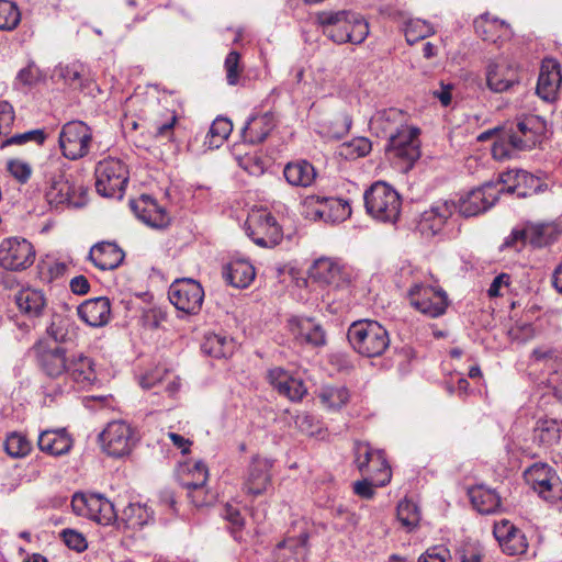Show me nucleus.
Masks as SVG:
<instances>
[{
	"mask_svg": "<svg viewBox=\"0 0 562 562\" xmlns=\"http://www.w3.org/2000/svg\"><path fill=\"white\" fill-rule=\"evenodd\" d=\"M547 124L538 115H524L499 128L498 138L493 144L492 155L496 160L516 157L521 150H530L539 144Z\"/></svg>",
	"mask_w": 562,
	"mask_h": 562,
	"instance_id": "obj_1",
	"label": "nucleus"
},
{
	"mask_svg": "<svg viewBox=\"0 0 562 562\" xmlns=\"http://www.w3.org/2000/svg\"><path fill=\"white\" fill-rule=\"evenodd\" d=\"M317 26L323 34L338 45L362 44L370 33L364 16L351 10H324L315 15Z\"/></svg>",
	"mask_w": 562,
	"mask_h": 562,
	"instance_id": "obj_2",
	"label": "nucleus"
},
{
	"mask_svg": "<svg viewBox=\"0 0 562 562\" xmlns=\"http://www.w3.org/2000/svg\"><path fill=\"white\" fill-rule=\"evenodd\" d=\"M348 341L363 357H380L390 346L387 330L378 322L360 319L353 322L347 333Z\"/></svg>",
	"mask_w": 562,
	"mask_h": 562,
	"instance_id": "obj_3",
	"label": "nucleus"
},
{
	"mask_svg": "<svg viewBox=\"0 0 562 562\" xmlns=\"http://www.w3.org/2000/svg\"><path fill=\"white\" fill-rule=\"evenodd\" d=\"M95 190L106 198L122 199L130 179L127 165L120 158L106 157L94 170Z\"/></svg>",
	"mask_w": 562,
	"mask_h": 562,
	"instance_id": "obj_4",
	"label": "nucleus"
},
{
	"mask_svg": "<svg viewBox=\"0 0 562 562\" xmlns=\"http://www.w3.org/2000/svg\"><path fill=\"white\" fill-rule=\"evenodd\" d=\"M367 212L378 221L395 223L401 213L400 194L387 183L378 181L364 193Z\"/></svg>",
	"mask_w": 562,
	"mask_h": 562,
	"instance_id": "obj_5",
	"label": "nucleus"
},
{
	"mask_svg": "<svg viewBox=\"0 0 562 562\" xmlns=\"http://www.w3.org/2000/svg\"><path fill=\"white\" fill-rule=\"evenodd\" d=\"M246 233L258 246L271 248L282 239V229L276 217L265 209L252 210L246 221Z\"/></svg>",
	"mask_w": 562,
	"mask_h": 562,
	"instance_id": "obj_6",
	"label": "nucleus"
},
{
	"mask_svg": "<svg viewBox=\"0 0 562 562\" xmlns=\"http://www.w3.org/2000/svg\"><path fill=\"white\" fill-rule=\"evenodd\" d=\"M180 484L188 490V496L196 507L209 503L205 484L209 479V469L201 460H187L179 464L177 471Z\"/></svg>",
	"mask_w": 562,
	"mask_h": 562,
	"instance_id": "obj_7",
	"label": "nucleus"
},
{
	"mask_svg": "<svg viewBox=\"0 0 562 562\" xmlns=\"http://www.w3.org/2000/svg\"><path fill=\"white\" fill-rule=\"evenodd\" d=\"M560 233L558 225L553 222L526 223L522 227L513 229L504 241V247H515L519 249L527 243L533 247H544L553 243Z\"/></svg>",
	"mask_w": 562,
	"mask_h": 562,
	"instance_id": "obj_8",
	"label": "nucleus"
},
{
	"mask_svg": "<svg viewBox=\"0 0 562 562\" xmlns=\"http://www.w3.org/2000/svg\"><path fill=\"white\" fill-rule=\"evenodd\" d=\"M58 140L63 155L70 160H77L89 154L92 131L82 121H70L61 127Z\"/></svg>",
	"mask_w": 562,
	"mask_h": 562,
	"instance_id": "obj_9",
	"label": "nucleus"
},
{
	"mask_svg": "<svg viewBox=\"0 0 562 562\" xmlns=\"http://www.w3.org/2000/svg\"><path fill=\"white\" fill-rule=\"evenodd\" d=\"M71 507L77 515L104 526L112 524L117 518L114 505L101 494L77 493L72 496Z\"/></svg>",
	"mask_w": 562,
	"mask_h": 562,
	"instance_id": "obj_10",
	"label": "nucleus"
},
{
	"mask_svg": "<svg viewBox=\"0 0 562 562\" xmlns=\"http://www.w3.org/2000/svg\"><path fill=\"white\" fill-rule=\"evenodd\" d=\"M103 450L111 457L121 458L133 450L137 437L135 430L124 420L110 422L100 434Z\"/></svg>",
	"mask_w": 562,
	"mask_h": 562,
	"instance_id": "obj_11",
	"label": "nucleus"
},
{
	"mask_svg": "<svg viewBox=\"0 0 562 562\" xmlns=\"http://www.w3.org/2000/svg\"><path fill=\"white\" fill-rule=\"evenodd\" d=\"M524 477L526 483L544 501L553 503L561 497L560 477L548 463H533L524 471Z\"/></svg>",
	"mask_w": 562,
	"mask_h": 562,
	"instance_id": "obj_12",
	"label": "nucleus"
},
{
	"mask_svg": "<svg viewBox=\"0 0 562 562\" xmlns=\"http://www.w3.org/2000/svg\"><path fill=\"white\" fill-rule=\"evenodd\" d=\"M168 297L178 311L189 315H195L202 307L204 290L202 285L193 279H178L169 286Z\"/></svg>",
	"mask_w": 562,
	"mask_h": 562,
	"instance_id": "obj_13",
	"label": "nucleus"
},
{
	"mask_svg": "<svg viewBox=\"0 0 562 562\" xmlns=\"http://www.w3.org/2000/svg\"><path fill=\"white\" fill-rule=\"evenodd\" d=\"M407 296L416 311L431 318L443 315L449 305L447 293L432 285L414 284Z\"/></svg>",
	"mask_w": 562,
	"mask_h": 562,
	"instance_id": "obj_14",
	"label": "nucleus"
},
{
	"mask_svg": "<svg viewBox=\"0 0 562 562\" xmlns=\"http://www.w3.org/2000/svg\"><path fill=\"white\" fill-rule=\"evenodd\" d=\"M33 245L22 237H9L0 244V266L9 271H24L35 261Z\"/></svg>",
	"mask_w": 562,
	"mask_h": 562,
	"instance_id": "obj_15",
	"label": "nucleus"
},
{
	"mask_svg": "<svg viewBox=\"0 0 562 562\" xmlns=\"http://www.w3.org/2000/svg\"><path fill=\"white\" fill-rule=\"evenodd\" d=\"M353 450L355 463L361 473H378L375 481L380 485L391 482L392 470L382 450H373L367 442H356Z\"/></svg>",
	"mask_w": 562,
	"mask_h": 562,
	"instance_id": "obj_16",
	"label": "nucleus"
},
{
	"mask_svg": "<svg viewBox=\"0 0 562 562\" xmlns=\"http://www.w3.org/2000/svg\"><path fill=\"white\" fill-rule=\"evenodd\" d=\"M502 190L499 183L487 182L461 196L456 204L457 209L464 217L477 216L496 203Z\"/></svg>",
	"mask_w": 562,
	"mask_h": 562,
	"instance_id": "obj_17",
	"label": "nucleus"
},
{
	"mask_svg": "<svg viewBox=\"0 0 562 562\" xmlns=\"http://www.w3.org/2000/svg\"><path fill=\"white\" fill-rule=\"evenodd\" d=\"M419 130L406 124L401 131L392 135L387 140L386 150L393 158L403 161L406 168H411L420 157Z\"/></svg>",
	"mask_w": 562,
	"mask_h": 562,
	"instance_id": "obj_18",
	"label": "nucleus"
},
{
	"mask_svg": "<svg viewBox=\"0 0 562 562\" xmlns=\"http://www.w3.org/2000/svg\"><path fill=\"white\" fill-rule=\"evenodd\" d=\"M286 328L297 345L318 348L327 342L326 330L313 317L292 316L288 319Z\"/></svg>",
	"mask_w": 562,
	"mask_h": 562,
	"instance_id": "obj_19",
	"label": "nucleus"
},
{
	"mask_svg": "<svg viewBox=\"0 0 562 562\" xmlns=\"http://www.w3.org/2000/svg\"><path fill=\"white\" fill-rule=\"evenodd\" d=\"M307 207H312L313 217L325 222H344L351 215L348 200L334 196L310 195L305 199Z\"/></svg>",
	"mask_w": 562,
	"mask_h": 562,
	"instance_id": "obj_20",
	"label": "nucleus"
},
{
	"mask_svg": "<svg viewBox=\"0 0 562 562\" xmlns=\"http://www.w3.org/2000/svg\"><path fill=\"white\" fill-rule=\"evenodd\" d=\"M493 535L507 555L524 554L529 548L526 535L508 519L495 521Z\"/></svg>",
	"mask_w": 562,
	"mask_h": 562,
	"instance_id": "obj_21",
	"label": "nucleus"
},
{
	"mask_svg": "<svg viewBox=\"0 0 562 562\" xmlns=\"http://www.w3.org/2000/svg\"><path fill=\"white\" fill-rule=\"evenodd\" d=\"M180 115L169 106V101H159L154 108L148 120L149 128L156 139L173 140L175 130L179 124Z\"/></svg>",
	"mask_w": 562,
	"mask_h": 562,
	"instance_id": "obj_22",
	"label": "nucleus"
},
{
	"mask_svg": "<svg viewBox=\"0 0 562 562\" xmlns=\"http://www.w3.org/2000/svg\"><path fill=\"white\" fill-rule=\"evenodd\" d=\"M408 114L400 109L390 108L376 111L369 126L378 137L390 138L408 124Z\"/></svg>",
	"mask_w": 562,
	"mask_h": 562,
	"instance_id": "obj_23",
	"label": "nucleus"
},
{
	"mask_svg": "<svg viewBox=\"0 0 562 562\" xmlns=\"http://www.w3.org/2000/svg\"><path fill=\"white\" fill-rule=\"evenodd\" d=\"M456 210L454 202L439 201L435 203L420 215L418 229L423 235L435 236L443 229Z\"/></svg>",
	"mask_w": 562,
	"mask_h": 562,
	"instance_id": "obj_24",
	"label": "nucleus"
},
{
	"mask_svg": "<svg viewBox=\"0 0 562 562\" xmlns=\"http://www.w3.org/2000/svg\"><path fill=\"white\" fill-rule=\"evenodd\" d=\"M499 189L502 193H516L519 198H526L536 193L540 187V179L525 170H509L499 176Z\"/></svg>",
	"mask_w": 562,
	"mask_h": 562,
	"instance_id": "obj_25",
	"label": "nucleus"
},
{
	"mask_svg": "<svg viewBox=\"0 0 562 562\" xmlns=\"http://www.w3.org/2000/svg\"><path fill=\"white\" fill-rule=\"evenodd\" d=\"M272 461L266 458H254L248 467L244 490L258 496L265 493L271 483Z\"/></svg>",
	"mask_w": 562,
	"mask_h": 562,
	"instance_id": "obj_26",
	"label": "nucleus"
},
{
	"mask_svg": "<svg viewBox=\"0 0 562 562\" xmlns=\"http://www.w3.org/2000/svg\"><path fill=\"white\" fill-rule=\"evenodd\" d=\"M562 82L561 66L554 58H544L541 63L537 83V93L544 101H553Z\"/></svg>",
	"mask_w": 562,
	"mask_h": 562,
	"instance_id": "obj_27",
	"label": "nucleus"
},
{
	"mask_svg": "<svg viewBox=\"0 0 562 562\" xmlns=\"http://www.w3.org/2000/svg\"><path fill=\"white\" fill-rule=\"evenodd\" d=\"M519 82L517 69L499 59L488 64L486 69L487 87L496 93L508 91Z\"/></svg>",
	"mask_w": 562,
	"mask_h": 562,
	"instance_id": "obj_28",
	"label": "nucleus"
},
{
	"mask_svg": "<svg viewBox=\"0 0 562 562\" xmlns=\"http://www.w3.org/2000/svg\"><path fill=\"white\" fill-rule=\"evenodd\" d=\"M474 30L483 41L502 44L512 36V29L508 23L484 13L474 20Z\"/></svg>",
	"mask_w": 562,
	"mask_h": 562,
	"instance_id": "obj_29",
	"label": "nucleus"
},
{
	"mask_svg": "<svg viewBox=\"0 0 562 562\" xmlns=\"http://www.w3.org/2000/svg\"><path fill=\"white\" fill-rule=\"evenodd\" d=\"M562 437V419L539 417L532 429V441L543 449H550L560 443Z\"/></svg>",
	"mask_w": 562,
	"mask_h": 562,
	"instance_id": "obj_30",
	"label": "nucleus"
},
{
	"mask_svg": "<svg viewBox=\"0 0 562 562\" xmlns=\"http://www.w3.org/2000/svg\"><path fill=\"white\" fill-rule=\"evenodd\" d=\"M125 254L115 243L101 241L89 251V260L100 270L116 269L124 260Z\"/></svg>",
	"mask_w": 562,
	"mask_h": 562,
	"instance_id": "obj_31",
	"label": "nucleus"
},
{
	"mask_svg": "<svg viewBox=\"0 0 562 562\" xmlns=\"http://www.w3.org/2000/svg\"><path fill=\"white\" fill-rule=\"evenodd\" d=\"M78 315L89 326L102 327L111 318L110 300L104 296L87 300L78 306Z\"/></svg>",
	"mask_w": 562,
	"mask_h": 562,
	"instance_id": "obj_32",
	"label": "nucleus"
},
{
	"mask_svg": "<svg viewBox=\"0 0 562 562\" xmlns=\"http://www.w3.org/2000/svg\"><path fill=\"white\" fill-rule=\"evenodd\" d=\"M131 207L135 215L149 226L164 227L169 222L165 209L148 195H142L138 200L132 202Z\"/></svg>",
	"mask_w": 562,
	"mask_h": 562,
	"instance_id": "obj_33",
	"label": "nucleus"
},
{
	"mask_svg": "<svg viewBox=\"0 0 562 562\" xmlns=\"http://www.w3.org/2000/svg\"><path fill=\"white\" fill-rule=\"evenodd\" d=\"M307 539L306 533H301L278 543L273 552L274 562H306Z\"/></svg>",
	"mask_w": 562,
	"mask_h": 562,
	"instance_id": "obj_34",
	"label": "nucleus"
},
{
	"mask_svg": "<svg viewBox=\"0 0 562 562\" xmlns=\"http://www.w3.org/2000/svg\"><path fill=\"white\" fill-rule=\"evenodd\" d=\"M276 127L273 114L263 113L251 116L241 130L243 139L249 144L262 143Z\"/></svg>",
	"mask_w": 562,
	"mask_h": 562,
	"instance_id": "obj_35",
	"label": "nucleus"
},
{
	"mask_svg": "<svg viewBox=\"0 0 562 562\" xmlns=\"http://www.w3.org/2000/svg\"><path fill=\"white\" fill-rule=\"evenodd\" d=\"M38 448L50 456H63L70 451L72 439L66 429H47L38 436Z\"/></svg>",
	"mask_w": 562,
	"mask_h": 562,
	"instance_id": "obj_36",
	"label": "nucleus"
},
{
	"mask_svg": "<svg viewBox=\"0 0 562 562\" xmlns=\"http://www.w3.org/2000/svg\"><path fill=\"white\" fill-rule=\"evenodd\" d=\"M469 497L473 507L483 515H493L502 510V499L495 490L485 485L469 488Z\"/></svg>",
	"mask_w": 562,
	"mask_h": 562,
	"instance_id": "obj_37",
	"label": "nucleus"
},
{
	"mask_svg": "<svg viewBox=\"0 0 562 562\" xmlns=\"http://www.w3.org/2000/svg\"><path fill=\"white\" fill-rule=\"evenodd\" d=\"M310 278L321 284L340 286L345 281L341 267L330 258L317 259L310 269Z\"/></svg>",
	"mask_w": 562,
	"mask_h": 562,
	"instance_id": "obj_38",
	"label": "nucleus"
},
{
	"mask_svg": "<svg viewBox=\"0 0 562 562\" xmlns=\"http://www.w3.org/2000/svg\"><path fill=\"white\" fill-rule=\"evenodd\" d=\"M66 373L79 389H87L97 380L93 361L82 355L69 360Z\"/></svg>",
	"mask_w": 562,
	"mask_h": 562,
	"instance_id": "obj_39",
	"label": "nucleus"
},
{
	"mask_svg": "<svg viewBox=\"0 0 562 562\" xmlns=\"http://www.w3.org/2000/svg\"><path fill=\"white\" fill-rule=\"evenodd\" d=\"M15 303L22 314L36 318L42 316L46 307V297L42 291L27 288L15 295Z\"/></svg>",
	"mask_w": 562,
	"mask_h": 562,
	"instance_id": "obj_40",
	"label": "nucleus"
},
{
	"mask_svg": "<svg viewBox=\"0 0 562 562\" xmlns=\"http://www.w3.org/2000/svg\"><path fill=\"white\" fill-rule=\"evenodd\" d=\"M38 362L43 371L57 378L66 373L69 360L66 358V351L61 347L43 348L38 353Z\"/></svg>",
	"mask_w": 562,
	"mask_h": 562,
	"instance_id": "obj_41",
	"label": "nucleus"
},
{
	"mask_svg": "<svg viewBox=\"0 0 562 562\" xmlns=\"http://www.w3.org/2000/svg\"><path fill=\"white\" fill-rule=\"evenodd\" d=\"M71 186L63 175L48 178L44 188V198L50 207H59L69 202Z\"/></svg>",
	"mask_w": 562,
	"mask_h": 562,
	"instance_id": "obj_42",
	"label": "nucleus"
},
{
	"mask_svg": "<svg viewBox=\"0 0 562 562\" xmlns=\"http://www.w3.org/2000/svg\"><path fill=\"white\" fill-rule=\"evenodd\" d=\"M201 349L214 358H227L234 353V340L225 334L207 333L204 336Z\"/></svg>",
	"mask_w": 562,
	"mask_h": 562,
	"instance_id": "obj_43",
	"label": "nucleus"
},
{
	"mask_svg": "<svg viewBox=\"0 0 562 562\" xmlns=\"http://www.w3.org/2000/svg\"><path fill=\"white\" fill-rule=\"evenodd\" d=\"M286 181L295 187H308L316 177V172L312 164L306 160L289 162L283 170Z\"/></svg>",
	"mask_w": 562,
	"mask_h": 562,
	"instance_id": "obj_44",
	"label": "nucleus"
},
{
	"mask_svg": "<svg viewBox=\"0 0 562 562\" xmlns=\"http://www.w3.org/2000/svg\"><path fill=\"white\" fill-rule=\"evenodd\" d=\"M255 268L244 259L234 260L226 267V280L235 288H247L255 279Z\"/></svg>",
	"mask_w": 562,
	"mask_h": 562,
	"instance_id": "obj_45",
	"label": "nucleus"
},
{
	"mask_svg": "<svg viewBox=\"0 0 562 562\" xmlns=\"http://www.w3.org/2000/svg\"><path fill=\"white\" fill-rule=\"evenodd\" d=\"M318 398L328 409H341L350 400V391L344 385H324L318 391Z\"/></svg>",
	"mask_w": 562,
	"mask_h": 562,
	"instance_id": "obj_46",
	"label": "nucleus"
},
{
	"mask_svg": "<svg viewBox=\"0 0 562 562\" xmlns=\"http://www.w3.org/2000/svg\"><path fill=\"white\" fill-rule=\"evenodd\" d=\"M531 361L535 364H541L550 372H558L562 367V355L554 348L541 346L533 349Z\"/></svg>",
	"mask_w": 562,
	"mask_h": 562,
	"instance_id": "obj_47",
	"label": "nucleus"
},
{
	"mask_svg": "<svg viewBox=\"0 0 562 562\" xmlns=\"http://www.w3.org/2000/svg\"><path fill=\"white\" fill-rule=\"evenodd\" d=\"M150 513L146 506L130 504L122 512V520L127 528L138 529L148 522Z\"/></svg>",
	"mask_w": 562,
	"mask_h": 562,
	"instance_id": "obj_48",
	"label": "nucleus"
},
{
	"mask_svg": "<svg viewBox=\"0 0 562 562\" xmlns=\"http://www.w3.org/2000/svg\"><path fill=\"white\" fill-rule=\"evenodd\" d=\"M397 519L407 531L413 530L420 520L417 505L408 499L401 501L397 505Z\"/></svg>",
	"mask_w": 562,
	"mask_h": 562,
	"instance_id": "obj_49",
	"label": "nucleus"
},
{
	"mask_svg": "<svg viewBox=\"0 0 562 562\" xmlns=\"http://www.w3.org/2000/svg\"><path fill=\"white\" fill-rule=\"evenodd\" d=\"M233 131V123L226 117H217L213 121L206 135L211 147L218 148L227 139Z\"/></svg>",
	"mask_w": 562,
	"mask_h": 562,
	"instance_id": "obj_50",
	"label": "nucleus"
},
{
	"mask_svg": "<svg viewBox=\"0 0 562 562\" xmlns=\"http://www.w3.org/2000/svg\"><path fill=\"white\" fill-rule=\"evenodd\" d=\"M406 42L411 45L432 35L435 30L431 24L420 19L408 20L404 29Z\"/></svg>",
	"mask_w": 562,
	"mask_h": 562,
	"instance_id": "obj_51",
	"label": "nucleus"
},
{
	"mask_svg": "<svg viewBox=\"0 0 562 562\" xmlns=\"http://www.w3.org/2000/svg\"><path fill=\"white\" fill-rule=\"evenodd\" d=\"M21 21L18 5L9 0H0V30L12 31Z\"/></svg>",
	"mask_w": 562,
	"mask_h": 562,
	"instance_id": "obj_52",
	"label": "nucleus"
},
{
	"mask_svg": "<svg viewBox=\"0 0 562 562\" xmlns=\"http://www.w3.org/2000/svg\"><path fill=\"white\" fill-rule=\"evenodd\" d=\"M67 265L57 260H43L37 265L38 278L42 282L50 283L54 280L65 276Z\"/></svg>",
	"mask_w": 562,
	"mask_h": 562,
	"instance_id": "obj_53",
	"label": "nucleus"
},
{
	"mask_svg": "<svg viewBox=\"0 0 562 562\" xmlns=\"http://www.w3.org/2000/svg\"><path fill=\"white\" fill-rule=\"evenodd\" d=\"M31 443L25 436L12 432L4 441V450L12 458H23L31 451Z\"/></svg>",
	"mask_w": 562,
	"mask_h": 562,
	"instance_id": "obj_54",
	"label": "nucleus"
},
{
	"mask_svg": "<svg viewBox=\"0 0 562 562\" xmlns=\"http://www.w3.org/2000/svg\"><path fill=\"white\" fill-rule=\"evenodd\" d=\"M240 59V54L236 50L229 52L225 58L224 68L226 81L229 86H237L240 81V76L244 71Z\"/></svg>",
	"mask_w": 562,
	"mask_h": 562,
	"instance_id": "obj_55",
	"label": "nucleus"
},
{
	"mask_svg": "<svg viewBox=\"0 0 562 562\" xmlns=\"http://www.w3.org/2000/svg\"><path fill=\"white\" fill-rule=\"evenodd\" d=\"M378 473L367 475L366 479L353 483V493L362 498L370 499L374 496L375 487H382L376 483Z\"/></svg>",
	"mask_w": 562,
	"mask_h": 562,
	"instance_id": "obj_56",
	"label": "nucleus"
},
{
	"mask_svg": "<svg viewBox=\"0 0 562 562\" xmlns=\"http://www.w3.org/2000/svg\"><path fill=\"white\" fill-rule=\"evenodd\" d=\"M223 517L231 524V532L236 540L240 539V531L244 528V518L241 517L238 508L232 505H225L223 509Z\"/></svg>",
	"mask_w": 562,
	"mask_h": 562,
	"instance_id": "obj_57",
	"label": "nucleus"
},
{
	"mask_svg": "<svg viewBox=\"0 0 562 562\" xmlns=\"http://www.w3.org/2000/svg\"><path fill=\"white\" fill-rule=\"evenodd\" d=\"M85 72V67L79 63H72L60 66L58 69L59 76L69 85L81 86V78Z\"/></svg>",
	"mask_w": 562,
	"mask_h": 562,
	"instance_id": "obj_58",
	"label": "nucleus"
},
{
	"mask_svg": "<svg viewBox=\"0 0 562 562\" xmlns=\"http://www.w3.org/2000/svg\"><path fill=\"white\" fill-rule=\"evenodd\" d=\"M307 390L302 380L291 378L284 387H281L279 394L288 397L291 401H301L306 394Z\"/></svg>",
	"mask_w": 562,
	"mask_h": 562,
	"instance_id": "obj_59",
	"label": "nucleus"
},
{
	"mask_svg": "<svg viewBox=\"0 0 562 562\" xmlns=\"http://www.w3.org/2000/svg\"><path fill=\"white\" fill-rule=\"evenodd\" d=\"M60 536H61L65 544L71 550H75L77 552H82L88 547L87 540L83 537V535L76 530L65 529V530H63Z\"/></svg>",
	"mask_w": 562,
	"mask_h": 562,
	"instance_id": "obj_60",
	"label": "nucleus"
},
{
	"mask_svg": "<svg viewBox=\"0 0 562 562\" xmlns=\"http://www.w3.org/2000/svg\"><path fill=\"white\" fill-rule=\"evenodd\" d=\"M8 171L18 181L25 183L31 177L32 168L27 162L23 160L13 159L8 162Z\"/></svg>",
	"mask_w": 562,
	"mask_h": 562,
	"instance_id": "obj_61",
	"label": "nucleus"
},
{
	"mask_svg": "<svg viewBox=\"0 0 562 562\" xmlns=\"http://www.w3.org/2000/svg\"><path fill=\"white\" fill-rule=\"evenodd\" d=\"M418 562H451V555L445 547H432L419 557Z\"/></svg>",
	"mask_w": 562,
	"mask_h": 562,
	"instance_id": "obj_62",
	"label": "nucleus"
},
{
	"mask_svg": "<svg viewBox=\"0 0 562 562\" xmlns=\"http://www.w3.org/2000/svg\"><path fill=\"white\" fill-rule=\"evenodd\" d=\"M15 119L13 106L4 100H0V134L11 127Z\"/></svg>",
	"mask_w": 562,
	"mask_h": 562,
	"instance_id": "obj_63",
	"label": "nucleus"
},
{
	"mask_svg": "<svg viewBox=\"0 0 562 562\" xmlns=\"http://www.w3.org/2000/svg\"><path fill=\"white\" fill-rule=\"evenodd\" d=\"M292 375H290L282 368H272L267 373L268 382L279 392L281 387H284V384L290 381Z\"/></svg>",
	"mask_w": 562,
	"mask_h": 562,
	"instance_id": "obj_64",
	"label": "nucleus"
}]
</instances>
